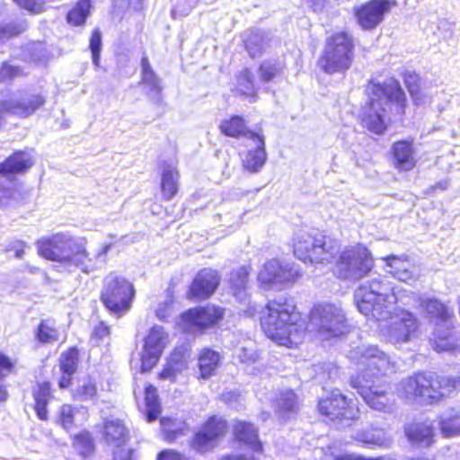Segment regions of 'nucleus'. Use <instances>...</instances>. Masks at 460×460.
<instances>
[{"instance_id": "obj_1", "label": "nucleus", "mask_w": 460, "mask_h": 460, "mask_svg": "<svg viewBox=\"0 0 460 460\" xmlns=\"http://www.w3.org/2000/svg\"><path fill=\"white\" fill-rule=\"evenodd\" d=\"M259 324L263 334L279 346L296 349L308 337L329 341L349 332L343 310L335 304H314L303 317L294 300L286 296L270 298L259 313Z\"/></svg>"}, {"instance_id": "obj_2", "label": "nucleus", "mask_w": 460, "mask_h": 460, "mask_svg": "<svg viewBox=\"0 0 460 460\" xmlns=\"http://www.w3.org/2000/svg\"><path fill=\"white\" fill-rule=\"evenodd\" d=\"M356 364L362 367L363 371L350 377L351 387L371 409L387 411L390 407V387L388 382L381 379L397 372L396 363L377 346H368L356 357Z\"/></svg>"}, {"instance_id": "obj_3", "label": "nucleus", "mask_w": 460, "mask_h": 460, "mask_svg": "<svg viewBox=\"0 0 460 460\" xmlns=\"http://www.w3.org/2000/svg\"><path fill=\"white\" fill-rule=\"evenodd\" d=\"M407 97L400 83L391 84L371 82L368 85L367 100L361 110L360 123L368 131L382 135L387 129L385 115L393 112L402 118L407 108Z\"/></svg>"}, {"instance_id": "obj_4", "label": "nucleus", "mask_w": 460, "mask_h": 460, "mask_svg": "<svg viewBox=\"0 0 460 460\" xmlns=\"http://www.w3.org/2000/svg\"><path fill=\"white\" fill-rule=\"evenodd\" d=\"M459 390L460 377L419 371L399 383L397 394L405 402L438 404L456 394Z\"/></svg>"}, {"instance_id": "obj_5", "label": "nucleus", "mask_w": 460, "mask_h": 460, "mask_svg": "<svg viewBox=\"0 0 460 460\" xmlns=\"http://www.w3.org/2000/svg\"><path fill=\"white\" fill-rule=\"evenodd\" d=\"M35 245L37 253L41 258L67 267L78 268L84 273L90 271L92 258L85 239L75 240L58 232L39 238Z\"/></svg>"}, {"instance_id": "obj_6", "label": "nucleus", "mask_w": 460, "mask_h": 460, "mask_svg": "<svg viewBox=\"0 0 460 460\" xmlns=\"http://www.w3.org/2000/svg\"><path fill=\"white\" fill-rule=\"evenodd\" d=\"M355 40L347 31H336L326 37L318 67L327 75L345 74L355 58Z\"/></svg>"}, {"instance_id": "obj_7", "label": "nucleus", "mask_w": 460, "mask_h": 460, "mask_svg": "<svg viewBox=\"0 0 460 460\" xmlns=\"http://www.w3.org/2000/svg\"><path fill=\"white\" fill-rule=\"evenodd\" d=\"M294 256L305 264L331 262L340 249L339 242L322 231L304 232L291 241Z\"/></svg>"}, {"instance_id": "obj_8", "label": "nucleus", "mask_w": 460, "mask_h": 460, "mask_svg": "<svg viewBox=\"0 0 460 460\" xmlns=\"http://www.w3.org/2000/svg\"><path fill=\"white\" fill-rule=\"evenodd\" d=\"M135 296L133 283L124 276L111 271L103 279L100 300L116 316L120 317L131 309Z\"/></svg>"}, {"instance_id": "obj_9", "label": "nucleus", "mask_w": 460, "mask_h": 460, "mask_svg": "<svg viewBox=\"0 0 460 460\" xmlns=\"http://www.w3.org/2000/svg\"><path fill=\"white\" fill-rule=\"evenodd\" d=\"M229 431L227 420L219 414L208 415L188 440L190 451L204 456L212 452Z\"/></svg>"}, {"instance_id": "obj_10", "label": "nucleus", "mask_w": 460, "mask_h": 460, "mask_svg": "<svg viewBox=\"0 0 460 460\" xmlns=\"http://www.w3.org/2000/svg\"><path fill=\"white\" fill-rule=\"evenodd\" d=\"M374 265L370 251L359 243L344 249L335 264L338 278L353 280L367 276Z\"/></svg>"}, {"instance_id": "obj_11", "label": "nucleus", "mask_w": 460, "mask_h": 460, "mask_svg": "<svg viewBox=\"0 0 460 460\" xmlns=\"http://www.w3.org/2000/svg\"><path fill=\"white\" fill-rule=\"evenodd\" d=\"M384 291L383 283L377 279L360 285L354 294V299L360 313L377 318L385 311L387 304L396 302L394 294L391 301L389 295L385 294Z\"/></svg>"}, {"instance_id": "obj_12", "label": "nucleus", "mask_w": 460, "mask_h": 460, "mask_svg": "<svg viewBox=\"0 0 460 460\" xmlns=\"http://www.w3.org/2000/svg\"><path fill=\"white\" fill-rule=\"evenodd\" d=\"M317 410L330 421H354L358 420L360 413L358 402L337 390L319 399Z\"/></svg>"}, {"instance_id": "obj_13", "label": "nucleus", "mask_w": 460, "mask_h": 460, "mask_svg": "<svg viewBox=\"0 0 460 460\" xmlns=\"http://www.w3.org/2000/svg\"><path fill=\"white\" fill-rule=\"evenodd\" d=\"M226 309L215 304H206L187 309L180 314L182 324L193 331L205 332L218 327L224 321Z\"/></svg>"}, {"instance_id": "obj_14", "label": "nucleus", "mask_w": 460, "mask_h": 460, "mask_svg": "<svg viewBox=\"0 0 460 460\" xmlns=\"http://www.w3.org/2000/svg\"><path fill=\"white\" fill-rule=\"evenodd\" d=\"M168 343L169 336L162 327L155 325L149 330L140 354V373H149L157 366Z\"/></svg>"}, {"instance_id": "obj_15", "label": "nucleus", "mask_w": 460, "mask_h": 460, "mask_svg": "<svg viewBox=\"0 0 460 460\" xmlns=\"http://www.w3.org/2000/svg\"><path fill=\"white\" fill-rule=\"evenodd\" d=\"M47 102L45 95L34 90H22L16 98L3 102V112L19 119H27L41 110Z\"/></svg>"}, {"instance_id": "obj_16", "label": "nucleus", "mask_w": 460, "mask_h": 460, "mask_svg": "<svg viewBox=\"0 0 460 460\" xmlns=\"http://www.w3.org/2000/svg\"><path fill=\"white\" fill-rule=\"evenodd\" d=\"M392 7L389 0H368L353 8L357 23L364 31L375 30Z\"/></svg>"}, {"instance_id": "obj_17", "label": "nucleus", "mask_w": 460, "mask_h": 460, "mask_svg": "<svg viewBox=\"0 0 460 460\" xmlns=\"http://www.w3.org/2000/svg\"><path fill=\"white\" fill-rule=\"evenodd\" d=\"M220 282L221 277L217 270L203 268L192 279L186 297L189 300H206L216 293Z\"/></svg>"}, {"instance_id": "obj_18", "label": "nucleus", "mask_w": 460, "mask_h": 460, "mask_svg": "<svg viewBox=\"0 0 460 460\" xmlns=\"http://www.w3.org/2000/svg\"><path fill=\"white\" fill-rule=\"evenodd\" d=\"M420 331V322L413 313L402 310L392 322L386 335L392 343H405L416 338Z\"/></svg>"}, {"instance_id": "obj_19", "label": "nucleus", "mask_w": 460, "mask_h": 460, "mask_svg": "<svg viewBox=\"0 0 460 460\" xmlns=\"http://www.w3.org/2000/svg\"><path fill=\"white\" fill-rule=\"evenodd\" d=\"M403 432L411 446L429 448L436 443L437 430L431 420H414L404 426Z\"/></svg>"}, {"instance_id": "obj_20", "label": "nucleus", "mask_w": 460, "mask_h": 460, "mask_svg": "<svg viewBox=\"0 0 460 460\" xmlns=\"http://www.w3.org/2000/svg\"><path fill=\"white\" fill-rule=\"evenodd\" d=\"M34 164V157L30 152L14 150L0 162V177L13 181L16 176L27 173Z\"/></svg>"}, {"instance_id": "obj_21", "label": "nucleus", "mask_w": 460, "mask_h": 460, "mask_svg": "<svg viewBox=\"0 0 460 460\" xmlns=\"http://www.w3.org/2000/svg\"><path fill=\"white\" fill-rule=\"evenodd\" d=\"M390 156L393 166L397 171H411L417 164L413 139L405 138L394 141L391 146Z\"/></svg>"}, {"instance_id": "obj_22", "label": "nucleus", "mask_w": 460, "mask_h": 460, "mask_svg": "<svg viewBox=\"0 0 460 460\" xmlns=\"http://www.w3.org/2000/svg\"><path fill=\"white\" fill-rule=\"evenodd\" d=\"M233 438L252 450L253 453L262 454L263 444L259 437L258 428L251 421L236 420L232 428Z\"/></svg>"}, {"instance_id": "obj_23", "label": "nucleus", "mask_w": 460, "mask_h": 460, "mask_svg": "<svg viewBox=\"0 0 460 460\" xmlns=\"http://www.w3.org/2000/svg\"><path fill=\"white\" fill-rule=\"evenodd\" d=\"M187 357V348L184 346L175 347L170 352L162 369L157 373V380H169L171 383H175L178 375L186 367Z\"/></svg>"}, {"instance_id": "obj_24", "label": "nucleus", "mask_w": 460, "mask_h": 460, "mask_svg": "<svg viewBox=\"0 0 460 460\" xmlns=\"http://www.w3.org/2000/svg\"><path fill=\"white\" fill-rule=\"evenodd\" d=\"M102 439L108 446L128 444L130 440V430L124 420L104 419L101 427Z\"/></svg>"}, {"instance_id": "obj_25", "label": "nucleus", "mask_w": 460, "mask_h": 460, "mask_svg": "<svg viewBox=\"0 0 460 460\" xmlns=\"http://www.w3.org/2000/svg\"><path fill=\"white\" fill-rule=\"evenodd\" d=\"M222 356L211 347L200 349L197 355V376L199 380H208L216 376L221 366Z\"/></svg>"}, {"instance_id": "obj_26", "label": "nucleus", "mask_w": 460, "mask_h": 460, "mask_svg": "<svg viewBox=\"0 0 460 460\" xmlns=\"http://www.w3.org/2000/svg\"><path fill=\"white\" fill-rule=\"evenodd\" d=\"M429 343L437 352L452 351L457 348L453 321L434 326Z\"/></svg>"}, {"instance_id": "obj_27", "label": "nucleus", "mask_w": 460, "mask_h": 460, "mask_svg": "<svg viewBox=\"0 0 460 460\" xmlns=\"http://www.w3.org/2000/svg\"><path fill=\"white\" fill-rule=\"evenodd\" d=\"M419 306L435 325L447 323L455 318L454 311L436 297L421 299Z\"/></svg>"}, {"instance_id": "obj_28", "label": "nucleus", "mask_w": 460, "mask_h": 460, "mask_svg": "<svg viewBox=\"0 0 460 460\" xmlns=\"http://www.w3.org/2000/svg\"><path fill=\"white\" fill-rule=\"evenodd\" d=\"M218 128L221 134L233 138H258V135L260 134L259 132L251 130L247 126L245 119L237 114L231 115L223 119L220 122Z\"/></svg>"}, {"instance_id": "obj_29", "label": "nucleus", "mask_w": 460, "mask_h": 460, "mask_svg": "<svg viewBox=\"0 0 460 460\" xmlns=\"http://www.w3.org/2000/svg\"><path fill=\"white\" fill-rule=\"evenodd\" d=\"M34 411L40 420H48V404L52 399V385L49 381L38 382L32 390Z\"/></svg>"}, {"instance_id": "obj_30", "label": "nucleus", "mask_w": 460, "mask_h": 460, "mask_svg": "<svg viewBox=\"0 0 460 460\" xmlns=\"http://www.w3.org/2000/svg\"><path fill=\"white\" fill-rule=\"evenodd\" d=\"M233 93L241 98L255 102L258 90L255 85L254 75L250 68H243L235 75V85Z\"/></svg>"}, {"instance_id": "obj_31", "label": "nucleus", "mask_w": 460, "mask_h": 460, "mask_svg": "<svg viewBox=\"0 0 460 460\" xmlns=\"http://www.w3.org/2000/svg\"><path fill=\"white\" fill-rule=\"evenodd\" d=\"M35 341L40 345H53L60 340L59 327L53 318L41 319L33 332Z\"/></svg>"}, {"instance_id": "obj_32", "label": "nucleus", "mask_w": 460, "mask_h": 460, "mask_svg": "<svg viewBox=\"0 0 460 460\" xmlns=\"http://www.w3.org/2000/svg\"><path fill=\"white\" fill-rule=\"evenodd\" d=\"M255 144V148L249 150L243 161V167L250 172H257L265 164L267 155L264 147V137L260 133L258 138L251 139Z\"/></svg>"}, {"instance_id": "obj_33", "label": "nucleus", "mask_w": 460, "mask_h": 460, "mask_svg": "<svg viewBox=\"0 0 460 460\" xmlns=\"http://www.w3.org/2000/svg\"><path fill=\"white\" fill-rule=\"evenodd\" d=\"M251 270V266L243 265L229 272L227 286L234 296L240 297L244 295L248 288Z\"/></svg>"}, {"instance_id": "obj_34", "label": "nucleus", "mask_w": 460, "mask_h": 460, "mask_svg": "<svg viewBox=\"0 0 460 460\" xmlns=\"http://www.w3.org/2000/svg\"><path fill=\"white\" fill-rule=\"evenodd\" d=\"M93 9L91 0H76L66 14V21L71 27H84Z\"/></svg>"}, {"instance_id": "obj_35", "label": "nucleus", "mask_w": 460, "mask_h": 460, "mask_svg": "<svg viewBox=\"0 0 460 460\" xmlns=\"http://www.w3.org/2000/svg\"><path fill=\"white\" fill-rule=\"evenodd\" d=\"M180 172L176 167L169 166L161 174L160 189L163 199L172 200L179 191Z\"/></svg>"}, {"instance_id": "obj_36", "label": "nucleus", "mask_w": 460, "mask_h": 460, "mask_svg": "<svg viewBox=\"0 0 460 460\" xmlns=\"http://www.w3.org/2000/svg\"><path fill=\"white\" fill-rule=\"evenodd\" d=\"M144 401L146 408V420L152 422L160 415L161 405L157 388L150 383H147L144 387Z\"/></svg>"}, {"instance_id": "obj_37", "label": "nucleus", "mask_w": 460, "mask_h": 460, "mask_svg": "<svg viewBox=\"0 0 460 460\" xmlns=\"http://www.w3.org/2000/svg\"><path fill=\"white\" fill-rule=\"evenodd\" d=\"M266 42L265 34L256 30L250 31L243 39V46L252 58L264 52Z\"/></svg>"}, {"instance_id": "obj_38", "label": "nucleus", "mask_w": 460, "mask_h": 460, "mask_svg": "<svg viewBox=\"0 0 460 460\" xmlns=\"http://www.w3.org/2000/svg\"><path fill=\"white\" fill-rule=\"evenodd\" d=\"M96 382L90 376L83 378L78 385L72 389L71 397L75 401L86 402L93 400L97 396Z\"/></svg>"}, {"instance_id": "obj_39", "label": "nucleus", "mask_w": 460, "mask_h": 460, "mask_svg": "<svg viewBox=\"0 0 460 460\" xmlns=\"http://www.w3.org/2000/svg\"><path fill=\"white\" fill-rule=\"evenodd\" d=\"M298 409L297 395L292 390L280 393L277 399V413L282 418H287Z\"/></svg>"}, {"instance_id": "obj_40", "label": "nucleus", "mask_w": 460, "mask_h": 460, "mask_svg": "<svg viewBox=\"0 0 460 460\" xmlns=\"http://www.w3.org/2000/svg\"><path fill=\"white\" fill-rule=\"evenodd\" d=\"M160 423L163 438L166 442H172L186 434L187 428L179 425L174 419L163 417Z\"/></svg>"}, {"instance_id": "obj_41", "label": "nucleus", "mask_w": 460, "mask_h": 460, "mask_svg": "<svg viewBox=\"0 0 460 460\" xmlns=\"http://www.w3.org/2000/svg\"><path fill=\"white\" fill-rule=\"evenodd\" d=\"M80 350L71 346L63 351L58 360L60 372L76 373L79 364Z\"/></svg>"}, {"instance_id": "obj_42", "label": "nucleus", "mask_w": 460, "mask_h": 460, "mask_svg": "<svg viewBox=\"0 0 460 460\" xmlns=\"http://www.w3.org/2000/svg\"><path fill=\"white\" fill-rule=\"evenodd\" d=\"M402 78L412 102L418 104L423 96L420 76L415 72L405 71L402 74Z\"/></svg>"}, {"instance_id": "obj_43", "label": "nucleus", "mask_w": 460, "mask_h": 460, "mask_svg": "<svg viewBox=\"0 0 460 460\" xmlns=\"http://www.w3.org/2000/svg\"><path fill=\"white\" fill-rule=\"evenodd\" d=\"M439 429L445 438L460 435V410H453L449 416L439 420Z\"/></svg>"}, {"instance_id": "obj_44", "label": "nucleus", "mask_w": 460, "mask_h": 460, "mask_svg": "<svg viewBox=\"0 0 460 460\" xmlns=\"http://www.w3.org/2000/svg\"><path fill=\"white\" fill-rule=\"evenodd\" d=\"M72 445L79 450L84 457L92 455L95 450L94 439L92 434L87 430H82L71 438Z\"/></svg>"}, {"instance_id": "obj_45", "label": "nucleus", "mask_w": 460, "mask_h": 460, "mask_svg": "<svg viewBox=\"0 0 460 460\" xmlns=\"http://www.w3.org/2000/svg\"><path fill=\"white\" fill-rule=\"evenodd\" d=\"M282 71V67L278 63L264 61L260 64L258 72L260 80L262 83H269L276 79Z\"/></svg>"}, {"instance_id": "obj_46", "label": "nucleus", "mask_w": 460, "mask_h": 460, "mask_svg": "<svg viewBox=\"0 0 460 460\" xmlns=\"http://www.w3.org/2000/svg\"><path fill=\"white\" fill-rule=\"evenodd\" d=\"M26 31V26L22 22H11L0 25V42L8 41L20 36Z\"/></svg>"}, {"instance_id": "obj_47", "label": "nucleus", "mask_w": 460, "mask_h": 460, "mask_svg": "<svg viewBox=\"0 0 460 460\" xmlns=\"http://www.w3.org/2000/svg\"><path fill=\"white\" fill-rule=\"evenodd\" d=\"M76 409L70 404H63L60 406L57 421L66 430L71 429L75 425V415Z\"/></svg>"}, {"instance_id": "obj_48", "label": "nucleus", "mask_w": 460, "mask_h": 460, "mask_svg": "<svg viewBox=\"0 0 460 460\" xmlns=\"http://www.w3.org/2000/svg\"><path fill=\"white\" fill-rule=\"evenodd\" d=\"M89 49L92 53L93 63L98 66L102 51V31L99 28H94L91 32Z\"/></svg>"}, {"instance_id": "obj_49", "label": "nucleus", "mask_w": 460, "mask_h": 460, "mask_svg": "<svg viewBox=\"0 0 460 460\" xmlns=\"http://www.w3.org/2000/svg\"><path fill=\"white\" fill-rule=\"evenodd\" d=\"M111 457L112 460H136L135 449L128 447L127 444L113 446Z\"/></svg>"}, {"instance_id": "obj_50", "label": "nucleus", "mask_w": 460, "mask_h": 460, "mask_svg": "<svg viewBox=\"0 0 460 460\" xmlns=\"http://www.w3.org/2000/svg\"><path fill=\"white\" fill-rule=\"evenodd\" d=\"M22 75V70L19 66H13L7 62H4L0 67V83L6 80H13Z\"/></svg>"}, {"instance_id": "obj_51", "label": "nucleus", "mask_w": 460, "mask_h": 460, "mask_svg": "<svg viewBox=\"0 0 460 460\" xmlns=\"http://www.w3.org/2000/svg\"><path fill=\"white\" fill-rule=\"evenodd\" d=\"M111 335V328L103 321L99 322L92 331L91 340L98 343Z\"/></svg>"}, {"instance_id": "obj_52", "label": "nucleus", "mask_w": 460, "mask_h": 460, "mask_svg": "<svg viewBox=\"0 0 460 460\" xmlns=\"http://www.w3.org/2000/svg\"><path fill=\"white\" fill-rule=\"evenodd\" d=\"M141 82L158 92L161 90L159 80L152 68L148 69V71H142Z\"/></svg>"}, {"instance_id": "obj_53", "label": "nucleus", "mask_w": 460, "mask_h": 460, "mask_svg": "<svg viewBox=\"0 0 460 460\" xmlns=\"http://www.w3.org/2000/svg\"><path fill=\"white\" fill-rule=\"evenodd\" d=\"M172 305L173 302L172 300H167L164 303H161L155 310L156 317L160 321H166L172 313Z\"/></svg>"}, {"instance_id": "obj_54", "label": "nucleus", "mask_w": 460, "mask_h": 460, "mask_svg": "<svg viewBox=\"0 0 460 460\" xmlns=\"http://www.w3.org/2000/svg\"><path fill=\"white\" fill-rule=\"evenodd\" d=\"M364 446H371L383 447L386 446V442L383 438L368 436L367 434H363L361 438H358Z\"/></svg>"}, {"instance_id": "obj_55", "label": "nucleus", "mask_w": 460, "mask_h": 460, "mask_svg": "<svg viewBox=\"0 0 460 460\" xmlns=\"http://www.w3.org/2000/svg\"><path fill=\"white\" fill-rule=\"evenodd\" d=\"M15 187L0 184V205L7 204L14 199Z\"/></svg>"}, {"instance_id": "obj_56", "label": "nucleus", "mask_w": 460, "mask_h": 460, "mask_svg": "<svg viewBox=\"0 0 460 460\" xmlns=\"http://www.w3.org/2000/svg\"><path fill=\"white\" fill-rule=\"evenodd\" d=\"M25 243L22 240H16L9 243L4 251L5 252H13L14 256L18 259H22L25 252Z\"/></svg>"}, {"instance_id": "obj_57", "label": "nucleus", "mask_w": 460, "mask_h": 460, "mask_svg": "<svg viewBox=\"0 0 460 460\" xmlns=\"http://www.w3.org/2000/svg\"><path fill=\"white\" fill-rule=\"evenodd\" d=\"M14 365L12 359L5 354L0 352V376H4L13 370Z\"/></svg>"}, {"instance_id": "obj_58", "label": "nucleus", "mask_w": 460, "mask_h": 460, "mask_svg": "<svg viewBox=\"0 0 460 460\" xmlns=\"http://www.w3.org/2000/svg\"><path fill=\"white\" fill-rule=\"evenodd\" d=\"M184 456L173 449H164L158 453L156 460H183Z\"/></svg>"}, {"instance_id": "obj_59", "label": "nucleus", "mask_w": 460, "mask_h": 460, "mask_svg": "<svg viewBox=\"0 0 460 460\" xmlns=\"http://www.w3.org/2000/svg\"><path fill=\"white\" fill-rule=\"evenodd\" d=\"M181 282V279L180 277H172L170 279L168 286L165 290L168 300H172V302H174L175 292Z\"/></svg>"}, {"instance_id": "obj_60", "label": "nucleus", "mask_w": 460, "mask_h": 460, "mask_svg": "<svg viewBox=\"0 0 460 460\" xmlns=\"http://www.w3.org/2000/svg\"><path fill=\"white\" fill-rule=\"evenodd\" d=\"M75 373L61 372V376L58 379V387L60 389L69 388L73 384V376Z\"/></svg>"}, {"instance_id": "obj_61", "label": "nucleus", "mask_w": 460, "mask_h": 460, "mask_svg": "<svg viewBox=\"0 0 460 460\" xmlns=\"http://www.w3.org/2000/svg\"><path fill=\"white\" fill-rule=\"evenodd\" d=\"M218 460H261L253 456H247L245 454H226Z\"/></svg>"}, {"instance_id": "obj_62", "label": "nucleus", "mask_w": 460, "mask_h": 460, "mask_svg": "<svg viewBox=\"0 0 460 460\" xmlns=\"http://www.w3.org/2000/svg\"><path fill=\"white\" fill-rule=\"evenodd\" d=\"M308 6L314 12L322 11L328 3V0H305Z\"/></svg>"}, {"instance_id": "obj_63", "label": "nucleus", "mask_w": 460, "mask_h": 460, "mask_svg": "<svg viewBox=\"0 0 460 460\" xmlns=\"http://www.w3.org/2000/svg\"><path fill=\"white\" fill-rule=\"evenodd\" d=\"M9 399V393L7 386L4 384H0V404L4 403Z\"/></svg>"}, {"instance_id": "obj_64", "label": "nucleus", "mask_w": 460, "mask_h": 460, "mask_svg": "<svg viewBox=\"0 0 460 460\" xmlns=\"http://www.w3.org/2000/svg\"><path fill=\"white\" fill-rule=\"evenodd\" d=\"M384 260L388 266L393 267L394 261H399L400 258L397 255L390 254V255L385 256Z\"/></svg>"}]
</instances>
